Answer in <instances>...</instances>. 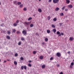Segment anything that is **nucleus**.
Segmentation results:
<instances>
[{
	"mask_svg": "<svg viewBox=\"0 0 74 74\" xmlns=\"http://www.w3.org/2000/svg\"><path fill=\"white\" fill-rule=\"evenodd\" d=\"M23 34L24 35V36H26L27 35V32L25 30H23L22 32Z\"/></svg>",
	"mask_w": 74,
	"mask_h": 74,
	"instance_id": "nucleus-1",
	"label": "nucleus"
},
{
	"mask_svg": "<svg viewBox=\"0 0 74 74\" xmlns=\"http://www.w3.org/2000/svg\"><path fill=\"white\" fill-rule=\"evenodd\" d=\"M59 1V0H53V3H58Z\"/></svg>",
	"mask_w": 74,
	"mask_h": 74,
	"instance_id": "nucleus-2",
	"label": "nucleus"
},
{
	"mask_svg": "<svg viewBox=\"0 0 74 74\" xmlns=\"http://www.w3.org/2000/svg\"><path fill=\"white\" fill-rule=\"evenodd\" d=\"M56 55L58 57H60L61 54L60 53H56Z\"/></svg>",
	"mask_w": 74,
	"mask_h": 74,
	"instance_id": "nucleus-3",
	"label": "nucleus"
},
{
	"mask_svg": "<svg viewBox=\"0 0 74 74\" xmlns=\"http://www.w3.org/2000/svg\"><path fill=\"white\" fill-rule=\"evenodd\" d=\"M24 24L25 25V26H27V25H29V23L25 22V23H24Z\"/></svg>",
	"mask_w": 74,
	"mask_h": 74,
	"instance_id": "nucleus-4",
	"label": "nucleus"
},
{
	"mask_svg": "<svg viewBox=\"0 0 74 74\" xmlns=\"http://www.w3.org/2000/svg\"><path fill=\"white\" fill-rule=\"evenodd\" d=\"M44 58V56H41L39 57V59H40V60H42V59H43Z\"/></svg>",
	"mask_w": 74,
	"mask_h": 74,
	"instance_id": "nucleus-5",
	"label": "nucleus"
},
{
	"mask_svg": "<svg viewBox=\"0 0 74 74\" xmlns=\"http://www.w3.org/2000/svg\"><path fill=\"white\" fill-rule=\"evenodd\" d=\"M74 39V38L73 37H70L69 38V40L70 41H73V39Z\"/></svg>",
	"mask_w": 74,
	"mask_h": 74,
	"instance_id": "nucleus-6",
	"label": "nucleus"
},
{
	"mask_svg": "<svg viewBox=\"0 0 74 74\" xmlns=\"http://www.w3.org/2000/svg\"><path fill=\"white\" fill-rule=\"evenodd\" d=\"M56 11H58L59 10V8L58 7L56 8L55 10Z\"/></svg>",
	"mask_w": 74,
	"mask_h": 74,
	"instance_id": "nucleus-7",
	"label": "nucleus"
},
{
	"mask_svg": "<svg viewBox=\"0 0 74 74\" xmlns=\"http://www.w3.org/2000/svg\"><path fill=\"white\" fill-rule=\"evenodd\" d=\"M68 7L69 8H73V5H68Z\"/></svg>",
	"mask_w": 74,
	"mask_h": 74,
	"instance_id": "nucleus-8",
	"label": "nucleus"
},
{
	"mask_svg": "<svg viewBox=\"0 0 74 74\" xmlns=\"http://www.w3.org/2000/svg\"><path fill=\"white\" fill-rule=\"evenodd\" d=\"M38 11L39 12H42V10H41V9L39 8L38 9Z\"/></svg>",
	"mask_w": 74,
	"mask_h": 74,
	"instance_id": "nucleus-9",
	"label": "nucleus"
},
{
	"mask_svg": "<svg viewBox=\"0 0 74 74\" xmlns=\"http://www.w3.org/2000/svg\"><path fill=\"white\" fill-rule=\"evenodd\" d=\"M6 38L7 39H8V40H10V37L8 36H6Z\"/></svg>",
	"mask_w": 74,
	"mask_h": 74,
	"instance_id": "nucleus-10",
	"label": "nucleus"
},
{
	"mask_svg": "<svg viewBox=\"0 0 74 74\" xmlns=\"http://www.w3.org/2000/svg\"><path fill=\"white\" fill-rule=\"evenodd\" d=\"M51 32V31H50V30H49V29H48L47 30V33H50Z\"/></svg>",
	"mask_w": 74,
	"mask_h": 74,
	"instance_id": "nucleus-11",
	"label": "nucleus"
},
{
	"mask_svg": "<svg viewBox=\"0 0 74 74\" xmlns=\"http://www.w3.org/2000/svg\"><path fill=\"white\" fill-rule=\"evenodd\" d=\"M53 33H56V30L55 29H53Z\"/></svg>",
	"mask_w": 74,
	"mask_h": 74,
	"instance_id": "nucleus-12",
	"label": "nucleus"
},
{
	"mask_svg": "<svg viewBox=\"0 0 74 74\" xmlns=\"http://www.w3.org/2000/svg\"><path fill=\"white\" fill-rule=\"evenodd\" d=\"M21 44H22V42H21V41L19 42L18 43V45H21Z\"/></svg>",
	"mask_w": 74,
	"mask_h": 74,
	"instance_id": "nucleus-13",
	"label": "nucleus"
},
{
	"mask_svg": "<svg viewBox=\"0 0 74 74\" xmlns=\"http://www.w3.org/2000/svg\"><path fill=\"white\" fill-rule=\"evenodd\" d=\"M14 4H16V3H17V1H14V2H13Z\"/></svg>",
	"mask_w": 74,
	"mask_h": 74,
	"instance_id": "nucleus-14",
	"label": "nucleus"
},
{
	"mask_svg": "<svg viewBox=\"0 0 74 74\" xmlns=\"http://www.w3.org/2000/svg\"><path fill=\"white\" fill-rule=\"evenodd\" d=\"M23 6V4H21L20 5V8H22Z\"/></svg>",
	"mask_w": 74,
	"mask_h": 74,
	"instance_id": "nucleus-15",
	"label": "nucleus"
},
{
	"mask_svg": "<svg viewBox=\"0 0 74 74\" xmlns=\"http://www.w3.org/2000/svg\"><path fill=\"white\" fill-rule=\"evenodd\" d=\"M45 65H42V69H44V68H45Z\"/></svg>",
	"mask_w": 74,
	"mask_h": 74,
	"instance_id": "nucleus-16",
	"label": "nucleus"
},
{
	"mask_svg": "<svg viewBox=\"0 0 74 74\" xmlns=\"http://www.w3.org/2000/svg\"><path fill=\"white\" fill-rule=\"evenodd\" d=\"M23 11H26L27 10V9H26V8L25 7L23 9Z\"/></svg>",
	"mask_w": 74,
	"mask_h": 74,
	"instance_id": "nucleus-17",
	"label": "nucleus"
},
{
	"mask_svg": "<svg viewBox=\"0 0 74 74\" xmlns=\"http://www.w3.org/2000/svg\"><path fill=\"white\" fill-rule=\"evenodd\" d=\"M51 27H53V28H55V26L54 25H53V24H52L51 25Z\"/></svg>",
	"mask_w": 74,
	"mask_h": 74,
	"instance_id": "nucleus-18",
	"label": "nucleus"
},
{
	"mask_svg": "<svg viewBox=\"0 0 74 74\" xmlns=\"http://www.w3.org/2000/svg\"><path fill=\"white\" fill-rule=\"evenodd\" d=\"M14 26H17V24L16 23H14L13 24Z\"/></svg>",
	"mask_w": 74,
	"mask_h": 74,
	"instance_id": "nucleus-19",
	"label": "nucleus"
},
{
	"mask_svg": "<svg viewBox=\"0 0 74 74\" xmlns=\"http://www.w3.org/2000/svg\"><path fill=\"white\" fill-rule=\"evenodd\" d=\"M21 40H22V41H24V40H25V38L23 37H22L21 38Z\"/></svg>",
	"mask_w": 74,
	"mask_h": 74,
	"instance_id": "nucleus-20",
	"label": "nucleus"
},
{
	"mask_svg": "<svg viewBox=\"0 0 74 74\" xmlns=\"http://www.w3.org/2000/svg\"><path fill=\"white\" fill-rule=\"evenodd\" d=\"M17 5H19L20 4H21V3L20 2H18L17 3Z\"/></svg>",
	"mask_w": 74,
	"mask_h": 74,
	"instance_id": "nucleus-21",
	"label": "nucleus"
},
{
	"mask_svg": "<svg viewBox=\"0 0 74 74\" xmlns=\"http://www.w3.org/2000/svg\"><path fill=\"white\" fill-rule=\"evenodd\" d=\"M45 41L47 42V41H48V38H46L45 39Z\"/></svg>",
	"mask_w": 74,
	"mask_h": 74,
	"instance_id": "nucleus-22",
	"label": "nucleus"
},
{
	"mask_svg": "<svg viewBox=\"0 0 74 74\" xmlns=\"http://www.w3.org/2000/svg\"><path fill=\"white\" fill-rule=\"evenodd\" d=\"M7 33L8 34L10 35L11 34V32H10V31H8Z\"/></svg>",
	"mask_w": 74,
	"mask_h": 74,
	"instance_id": "nucleus-23",
	"label": "nucleus"
},
{
	"mask_svg": "<svg viewBox=\"0 0 74 74\" xmlns=\"http://www.w3.org/2000/svg\"><path fill=\"white\" fill-rule=\"evenodd\" d=\"M69 3H70V0L67 1H66V4H69Z\"/></svg>",
	"mask_w": 74,
	"mask_h": 74,
	"instance_id": "nucleus-24",
	"label": "nucleus"
},
{
	"mask_svg": "<svg viewBox=\"0 0 74 74\" xmlns=\"http://www.w3.org/2000/svg\"><path fill=\"white\" fill-rule=\"evenodd\" d=\"M14 64L15 65H16V64H17V62L16 61H14Z\"/></svg>",
	"mask_w": 74,
	"mask_h": 74,
	"instance_id": "nucleus-25",
	"label": "nucleus"
},
{
	"mask_svg": "<svg viewBox=\"0 0 74 74\" xmlns=\"http://www.w3.org/2000/svg\"><path fill=\"white\" fill-rule=\"evenodd\" d=\"M47 19L48 20H50V19H51V17H50V16H48L47 17Z\"/></svg>",
	"mask_w": 74,
	"mask_h": 74,
	"instance_id": "nucleus-26",
	"label": "nucleus"
},
{
	"mask_svg": "<svg viewBox=\"0 0 74 74\" xmlns=\"http://www.w3.org/2000/svg\"><path fill=\"white\" fill-rule=\"evenodd\" d=\"M53 21H54V22L55 21H56V20H57L56 18H54V19H53Z\"/></svg>",
	"mask_w": 74,
	"mask_h": 74,
	"instance_id": "nucleus-27",
	"label": "nucleus"
},
{
	"mask_svg": "<svg viewBox=\"0 0 74 74\" xmlns=\"http://www.w3.org/2000/svg\"><path fill=\"white\" fill-rule=\"evenodd\" d=\"M65 7H66L65 6H64L62 8V10L63 11V10H64V9L65 8Z\"/></svg>",
	"mask_w": 74,
	"mask_h": 74,
	"instance_id": "nucleus-28",
	"label": "nucleus"
},
{
	"mask_svg": "<svg viewBox=\"0 0 74 74\" xmlns=\"http://www.w3.org/2000/svg\"><path fill=\"white\" fill-rule=\"evenodd\" d=\"M64 15V14L63 13H61L60 14V16H63Z\"/></svg>",
	"mask_w": 74,
	"mask_h": 74,
	"instance_id": "nucleus-29",
	"label": "nucleus"
},
{
	"mask_svg": "<svg viewBox=\"0 0 74 74\" xmlns=\"http://www.w3.org/2000/svg\"><path fill=\"white\" fill-rule=\"evenodd\" d=\"M32 19V18L30 17L29 18H28V21H30V20H31V19Z\"/></svg>",
	"mask_w": 74,
	"mask_h": 74,
	"instance_id": "nucleus-30",
	"label": "nucleus"
},
{
	"mask_svg": "<svg viewBox=\"0 0 74 74\" xmlns=\"http://www.w3.org/2000/svg\"><path fill=\"white\" fill-rule=\"evenodd\" d=\"M28 66L29 67H32V65L30 64H28Z\"/></svg>",
	"mask_w": 74,
	"mask_h": 74,
	"instance_id": "nucleus-31",
	"label": "nucleus"
},
{
	"mask_svg": "<svg viewBox=\"0 0 74 74\" xmlns=\"http://www.w3.org/2000/svg\"><path fill=\"white\" fill-rule=\"evenodd\" d=\"M57 34H58V35H59V34H60V32L59 31H58L57 32Z\"/></svg>",
	"mask_w": 74,
	"mask_h": 74,
	"instance_id": "nucleus-32",
	"label": "nucleus"
},
{
	"mask_svg": "<svg viewBox=\"0 0 74 74\" xmlns=\"http://www.w3.org/2000/svg\"><path fill=\"white\" fill-rule=\"evenodd\" d=\"M20 59L21 60H23V59H24L22 57H21L20 58Z\"/></svg>",
	"mask_w": 74,
	"mask_h": 74,
	"instance_id": "nucleus-33",
	"label": "nucleus"
},
{
	"mask_svg": "<svg viewBox=\"0 0 74 74\" xmlns=\"http://www.w3.org/2000/svg\"><path fill=\"white\" fill-rule=\"evenodd\" d=\"M33 26V24H32L30 25V27H32Z\"/></svg>",
	"mask_w": 74,
	"mask_h": 74,
	"instance_id": "nucleus-34",
	"label": "nucleus"
},
{
	"mask_svg": "<svg viewBox=\"0 0 74 74\" xmlns=\"http://www.w3.org/2000/svg\"><path fill=\"white\" fill-rule=\"evenodd\" d=\"M13 33H15V32H16V30L15 29H14L13 30Z\"/></svg>",
	"mask_w": 74,
	"mask_h": 74,
	"instance_id": "nucleus-35",
	"label": "nucleus"
},
{
	"mask_svg": "<svg viewBox=\"0 0 74 74\" xmlns=\"http://www.w3.org/2000/svg\"><path fill=\"white\" fill-rule=\"evenodd\" d=\"M24 69L26 70V69H27L26 66H24Z\"/></svg>",
	"mask_w": 74,
	"mask_h": 74,
	"instance_id": "nucleus-36",
	"label": "nucleus"
},
{
	"mask_svg": "<svg viewBox=\"0 0 74 74\" xmlns=\"http://www.w3.org/2000/svg\"><path fill=\"white\" fill-rule=\"evenodd\" d=\"M53 57H51L50 59V60H53Z\"/></svg>",
	"mask_w": 74,
	"mask_h": 74,
	"instance_id": "nucleus-37",
	"label": "nucleus"
},
{
	"mask_svg": "<svg viewBox=\"0 0 74 74\" xmlns=\"http://www.w3.org/2000/svg\"><path fill=\"white\" fill-rule=\"evenodd\" d=\"M71 66H73V65H74V63L72 62L71 63Z\"/></svg>",
	"mask_w": 74,
	"mask_h": 74,
	"instance_id": "nucleus-38",
	"label": "nucleus"
},
{
	"mask_svg": "<svg viewBox=\"0 0 74 74\" xmlns=\"http://www.w3.org/2000/svg\"><path fill=\"white\" fill-rule=\"evenodd\" d=\"M33 53L34 54H36V51H34V52H33Z\"/></svg>",
	"mask_w": 74,
	"mask_h": 74,
	"instance_id": "nucleus-39",
	"label": "nucleus"
},
{
	"mask_svg": "<svg viewBox=\"0 0 74 74\" xmlns=\"http://www.w3.org/2000/svg\"><path fill=\"white\" fill-rule=\"evenodd\" d=\"M14 56H18V53H16L15 54Z\"/></svg>",
	"mask_w": 74,
	"mask_h": 74,
	"instance_id": "nucleus-40",
	"label": "nucleus"
},
{
	"mask_svg": "<svg viewBox=\"0 0 74 74\" xmlns=\"http://www.w3.org/2000/svg\"><path fill=\"white\" fill-rule=\"evenodd\" d=\"M23 68H24L23 66H21V69L22 70H23Z\"/></svg>",
	"mask_w": 74,
	"mask_h": 74,
	"instance_id": "nucleus-41",
	"label": "nucleus"
},
{
	"mask_svg": "<svg viewBox=\"0 0 74 74\" xmlns=\"http://www.w3.org/2000/svg\"><path fill=\"white\" fill-rule=\"evenodd\" d=\"M21 32H20L19 31H17V34H19V33H20Z\"/></svg>",
	"mask_w": 74,
	"mask_h": 74,
	"instance_id": "nucleus-42",
	"label": "nucleus"
},
{
	"mask_svg": "<svg viewBox=\"0 0 74 74\" xmlns=\"http://www.w3.org/2000/svg\"><path fill=\"white\" fill-rule=\"evenodd\" d=\"M19 23V21L18 20H17L16 21V23Z\"/></svg>",
	"mask_w": 74,
	"mask_h": 74,
	"instance_id": "nucleus-43",
	"label": "nucleus"
},
{
	"mask_svg": "<svg viewBox=\"0 0 74 74\" xmlns=\"http://www.w3.org/2000/svg\"><path fill=\"white\" fill-rule=\"evenodd\" d=\"M64 34H63V33L62 32L61 33V35H62V36H63L64 35Z\"/></svg>",
	"mask_w": 74,
	"mask_h": 74,
	"instance_id": "nucleus-44",
	"label": "nucleus"
},
{
	"mask_svg": "<svg viewBox=\"0 0 74 74\" xmlns=\"http://www.w3.org/2000/svg\"><path fill=\"white\" fill-rule=\"evenodd\" d=\"M72 66V65H70V68H71L72 69V68H73V66Z\"/></svg>",
	"mask_w": 74,
	"mask_h": 74,
	"instance_id": "nucleus-45",
	"label": "nucleus"
},
{
	"mask_svg": "<svg viewBox=\"0 0 74 74\" xmlns=\"http://www.w3.org/2000/svg\"><path fill=\"white\" fill-rule=\"evenodd\" d=\"M1 26H3V27L4 26V24H2V25H1Z\"/></svg>",
	"mask_w": 74,
	"mask_h": 74,
	"instance_id": "nucleus-46",
	"label": "nucleus"
},
{
	"mask_svg": "<svg viewBox=\"0 0 74 74\" xmlns=\"http://www.w3.org/2000/svg\"><path fill=\"white\" fill-rule=\"evenodd\" d=\"M65 11H68V10L67 9H66L65 10Z\"/></svg>",
	"mask_w": 74,
	"mask_h": 74,
	"instance_id": "nucleus-47",
	"label": "nucleus"
},
{
	"mask_svg": "<svg viewBox=\"0 0 74 74\" xmlns=\"http://www.w3.org/2000/svg\"><path fill=\"white\" fill-rule=\"evenodd\" d=\"M57 67H59V64H57Z\"/></svg>",
	"mask_w": 74,
	"mask_h": 74,
	"instance_id": "nucleus-48",
	"label": "nucleus"
},
{
	"mask_svg": "<svg viewBox=\"0 0 74 74\" xmlns=\"http://www.w3.org/2000/svg\"><path fill=\"white\" fill-rule=\"evenodd\" d=\"M51 1H52L51 0H49V2H51Z\"/></svg>",
	"mask_w": 74,
	"mask_h": 74,
	"instance_id": "nucleus-49",
	"label": "nucleus"
},
{
	"mask_svg": "<svg viewBox=\"0 0 74 74\" xmlns=\"http://www.w3.org/2000/svg\"><path fill=\"white\" fill-rule=\"evenodd\" d=\"M60 74H63V73H62V72H61L60 73Z\"/></svg>",
	"mask_w": 74,
	"mask_h": 74,
	"instance_id": "nucleus-50",
	"label": "nucleus"
},
{
	"mask_svg": "<svg viewBox=\"0 0 74 74\" xmlns=\"http://www.w3.org/2000/svg\"><path fill=\"white\" fill-rule=\"evenodd\" d=\"M32 62V61H31V60H29V63H30V62Z\"/></svg>",
	"mask_w": 74,
	"mask_h": 74,
	"instance_id": "nucleus-51",
	"label": "nucleus"
},
{
	"mask_svg": "<svg viewBox=\"0 0 74 74\" xmlns=\"http://www.w3.org/2000/svg\"><path fill=\"white\" fill-rule=\"evenodd\" d=\"M7 62V61L6 60H4V63H6Z\"/></svg>",
	"mask_w": 74,
	"mask_h": 74,
	"instance_id": "nucleus-52",
	"label": "nucleus"
},
{
	"mask_svg": "<svg viewBox=\"0 0 74 74\" xmlns=\"http://www.w3.org/2000/svg\"><path fill=\"white\" fill-rule=\"evenodd\" d=\"M70 51H68V53H69V54H70Z\"/></svg>",
	"mask_w": 74,
	"mask_h": 74,
	"instance_id": "nucleus-53",
	"label": "nucleus"
},
{
	"mask_svg": "<svg viewBox=\"0 0 74 74\" xmlns=\"http://www.w3.org/2000/svg\"><path fill=\"white\" fill-rule=\"evenodd\" d=\"M61 36V34H59V36Z\"/></svg>",
	"mask_w": 74,
	"mask_h": 74,
	"instance_id": "nucleus-54",
	"label": "nucleus"
},
{
	"mask_svg": "<svg viewBox=\"0 0 74 74\" xmlns=\"http://www.w3.org/2000/svg\"><path fill=\"white\" fill-rule=\"evenodd\" d=\"M60 25H62V24L61 23H60Z\"/></svg>",
	"mask_w": 74,
	"mask_h": 74,
	"instance_id": "nucleus-55",
	"label": "nucleus"
},
{
	"mask_svg": "<svg viewBox=\"0 0 74 74\" xmlns=\"http://www.w3.org/2000/svg\"><path fill=\"white\" fill-rule=\"evenodd\" d=\"M42 44H43V45L44 44V42L42 43Z\"/></svg>",
	"mask_w": 74,
	"mask_h": 74,
	"instance_id": "nucleus-56",
	"label": "nucleus"
},
{
	"mask_svg": "<svg viewBox=\"0 0 74 74\" xmlns=\"http://www.w3.org/2000/svg\"><path fill=\"white\" fill-rule=\"evenodd\" d=\"M39 1H41V0H38Z\"/></svg>",
	"mask_w": 74,
	"mask_h": 74,
	"instance_id": "nucleus-57",
	"label": "nucleus"
},
{
	"mask_svg": "<svg viewBox=\"0 0 74 74\" xmlns=\"http://www.w3.org/2000/svg\"><path fill=\"white\" fill-rule=\"evenodd\" d=\"M69 0H66V1H69Z\"/></svg>",
	"mask_w": 74,
	"mask_h": 74,
	"instance_id": "nucleus-58",
	"label": "nucleus"
},
{
	"mask_svg": "<svg viewBox=\"0 0 74 74\" xmlns=\"http://www.w3.org/2000/svg\"><path fill=\"white\" fill-rule=\"evenodd\" d=\"M8 60V61H10V60Z\"/></svg>",
	"mask_w": 74,
	"mask_h": 74,
	"instance_id": "nucleus-59",
	"label": "nucleus"
},
{
	"mask_svg": "<svg viewBox=\"0 0 74 74\" xmlns=\"http://www.w3.org/2000/svg\"><path fill=\"white\" fill-rule=\"evenodd\" d=\"M0 4H1V3L0 2Z\"/></svg>",
	"mask_w": 74,
	"mask_h": 74,
	"instance_id": "nucleus-60",
	"label": "nucleus"
},
{
	"mask_svg": "<svg viewBox=\"0 0 74 74\" xmlns=\"http://www.w3.org/2000/svg\"><path fill=\"white\" fill-rule=\"evenodd\" d=\"M0 61H1V60L0 59Z\"/></svg>",
	"mask_w": 74,
	"mask_h": 74,
	"instance_id": "nucleus-61",
	"label": "nucleus"
},
{
	"mask_svg": "<svg viewBox=\"0 0 74 74\" xmlns=\"http://www.w3.org/2000/svg\"><path fill=\"white\" fill-rule=\"evenodd\" d=\"M73 62H74V59L73 60Z\"/></svg>",
	"mask_w": 74,
	"mask_h": 74,
	"instance_id": "nucleus-62",
	"label": "nucleus"
},
{
	"mask_svg": "<svg viewBox=\"0 0 74 74\" xmlns=\"http://www.w3.org/2000/svg\"><path fill=\"white\" fill-rule=\"evenodd\" d=\"M71 0V1H73V0Z\"/></svg>",
	"mask_w": 74,
	"mask_h": 74,
	"instance_id": "nucleus-63",
	"label": "nucleus"
}]
</instances>
